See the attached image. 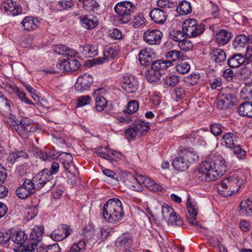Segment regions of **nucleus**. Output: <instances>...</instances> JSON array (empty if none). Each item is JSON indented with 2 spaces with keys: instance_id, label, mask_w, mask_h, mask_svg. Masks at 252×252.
<instances>
[{
  "instance_id": "nucleus-9",
  "label": "nucleus",
  "mask_w": 252,
  "mask_h": 252,
  "mask_svg": "<svg viewBox=\"0 0 252 252\" xmlns=\"http://www.w3.org/2000/svg\"><path fill=\"white\" fill-rule=\"evenodd\" d=\"M162 215L168 225L181 226L183 224V221L181 217L176 215L174 209L167 204L162 206Z\"/></svg>"
},
{
  "instance_id": "nucleus-60",
  "label": "nucleus",
  "mask_w": 252,
  "mask_h": 252,
  "mask_svg": "<svg viewBox=\"0 0 252 252\" xmlns=\"http://www.w3.org/2000/svg\"><path fill=\"white\" fill-rule=\"evenodd\" d=\"M178 46L182 50L187 51L192 48V44L189 40L185 38L178 43Z\"/></svg>"
},
{
  "instance_id": "nucleus-49",
  "label": "nucleus",
  "mask_w": 252,
  "mask_h": 252,
  "mask_svg": "<svg viewBox=\"0 0 252 252\" xmlns=\"http://www.w3.org/2000/svg\"><path fill=\"white\" fill-rule=\"evenodd\" d=\"M139 106V103L137 101L131 100L127 103V108L124 112L128 114H133L138 110Z\"/></svg>"
},
{
  "instance_id": "nucleus-58",
  "label": "nucleus",
  "mask_w": 252,
  "mask_h": 252,
  "mask_svg": "<svg viewBox=\"0 0 252 252\" xmlns=\"http://www.w3.org/2000/svg\"><path fill=\"white\" fill-rule=\"evenodd\" d=\"M97 232V237L101 241H104L108 237L110 231L108 229H104L103 228H99L97 230H96Z\"/></svg>"
},
{
  "instance_id": "nucleus-63",
  "label": "nucleus",
  "mask_w": 252,
  "mask_h": 252,
  "mask_svg": "<svg viewBox=\"0 0 252 252\" xmlns=\"http://www.w3.org/2000/svg\"><path fill=\"white\" fill-rule=\"evenodd\" d=\"M133 20V26L135 28L139 27L145 23V18L142 14L135 16Z\"/></svg>"
},
{
  "instance_id": "nucleus-61",
  "label": "nucleus",
  "mask_w": 252,
  "mask_h": 252,
  "mask_svg": "<svg viewBox=\"0 0 252 252\" xmlns=\"http://www.w3.org/2000/svg\"><path fill=\"white\" fill-rule=\"evenodd\" d=\"M5 123L7 124V127L11 128L12 130H15L17 132L18 126V123L16 122L13 118L9 117L4 120Z\"/></svg>"
},
{
  "instance_id": "nucleus-45",
  "label": "nucleus",
  "mask_w": 252,
  "mask_h": 252,
  "mask_svg": "<svg viewBox=\"0 0 252 252\" xmlns=\"http://www.w3.org/2000/svg\"><path fill=\"white\" fill-rule=\"evenodd\" d=\"M170 36L173 40L179 43L188 37L184 31L178 30L173 31L170 33Z\"/></svg>"
},
{
  "instance_id": "nucleus-27",
  "label": "nucleus",
  "mask_w": 252,
  "mask_h": 252,
  "mask_svg": "<svg viewBox=\"0 0 252 252\" xmlns=\"http://www.w3.org/2000/svg\"><path fill=\"white\" fill-rule=\"evenodd\" d=\"M138 56L139 62L142 65H149L153 62L152 55L148 51L147 49H142L139 52Z\"/></svg>"
},
{
  "instance_id": "nucleus-5",
  "label": "nucleus",
  "mask_w": 252,
  "mask_h": 252,
  "mask_svg": "<svg viewBox=\"0 0 252 252\" xmlns=\"http://www.w3.org/2000/svg\"><path fill=\"white\" fill-rule=\"evenodd\" d=\"M36 189H39L45 186L47 189H52L56 183V180L53 175L49 173L48 169H44L32 178Z\"/></svg>"
},
{
  "instance_id": "nucleus-8",
  "label": "nucleus",
  "mask_w": 252,
  "mask_h": 252,
  "mask_svg": "<svg viewBox=\"0 0 252 252\" xmlns=\"http://www.w3.org/2000/svg\"><path fill=\"white\" fill-rule=\"evenodd\" d=\"M39 128L40 126L38 124L34 123L30 119L23 118L18 124L17 132L20 136L25 138L27 137L29 133H34Z\"/></svg>"
},
{
  "instance_id": "nucleus-2",
  "label": "nucleus",
  "mask_w": 252,
  "mask_h": 252,
  "mask_svg": "<svg viewBox=\"0 0 252 252\" xmlns=\"http://www.w3.org/2000/svg\"><path fill=\"white\" fill-rule=\"evenodd\" d=\"M204 167L209 169L216 179L222 176L227 170V165L223 157L219 155H210L204 161Z\"/></svg>"
},
{
  "instance_id": "nucleus-56",
  "label": "nucleus",
  "mask_w": 252,
  "mask_h": 252,
  "mask_svg": "<svg viewBox=\"0 0 252 252\" xmlns=\"http://www.w3.org/2000/svg\"><path fill=\"white\" fill-rule=\"evenodd\" d=\"M177 71L181 74L188 73L190 70V65L187 62H181L176 66Z\"/></svg>"
},
{
  "instance_id": "nucleus-24",
  "label": "nucleus",
  "mask_w": 252,
  "mask_h": 252,
  "mask_svg": "<svg viewBox=\"0 0 252 252\" xmlns=\"http://www.w3.org/2000/svg\"><path fill=\"white\" fill-rule=\"evenodd\" d=\"M180 153L182 155L184 156V158H186V161H188L189 165L191 163L195 162L198 160V156L192 149L190 148H188L181 149Z\"/></svg>"
},
{
  "instance_id": "nucleus-25",
  "label": "nucleus",
  "mask_w": 252,
  "mask_h": 252,
  "mask_svg": "<svg viewBox=\"0 0 252 252\" xmlns=\"http://www.w3.org/2000/svg\"><path fill=\"white\" fill-rule=\"evenodd\" d=\"M187 208L191 217L190 219H188V220L190 223L193 224L198 214L197 204L195 202H191L189 197L187 203Z\"/></svg>"
},
{
  "instance_id": "nucleus-59",
  "label": "nucleus",
  "mask_w": 252,
  "mask_h": 252,
  "mask_svg": "<svg viewBox=\"0 0 252 252\" xmlns=\"http://www.w3.org/2000/svg\"><path fill=\"white\" fill-rule=\"evenodd\" d=\"M233 148L234 149V154L239 159H243L245 158L246 152L244 149L241 148L240 145H237Z\"/></svg>"
},
{
  "instance_id": "nucleus-6",
  "label": "nucleus",
  "mask_w": 252,
  "mask_h": 252,
  "mask_svg": "<svg viewBox=\"0 0 252 252\" xmlns=\"http://www.w3.org/2000/svg\"><path fill=\"white\" fill-rule=\"evenodd\" d=\"M44 230L43 226H35L31 233V244L28 246H21L14 249L15 252H32L35 247L42 239Z\"/></svg>"
},
{
  "instance_id": "nucleus-3",
  "label": "nucleus",
  "mask_w": 252,
  "mask_h": 252,
  "mask_svg": "<svg viewBox=\"0 0 252 252\" xmlns=\"http://www.w3.org/2000/svg\"><path fill=\"white\" fill-rule=\"evenodd\" d=\"M243 184V180L242 178L233 175L223 180L218 187V190L222 195L230 196L237 192Z\"/></svg>"
},
{
  "instance_id": "nucleus-19",
  "label": "nucleus",
  "mask_w": 252,
  "mask_h": 252,
  "mask_svg": "<svg viewBox=\"0 0 252 252\" xmlns=\"http://www.w3.org/2000/svg\"><path fill=\"white\" fill-rule=\"evenodd\" d=\"M1 6L5 12H9V14L12 16L18 15L22 13V7L12 0L3 1Z\"/></svg>"
},
{
  "instance_id": "nucleus-29",
  "label": "nucleus",
  "mask_w": 252,
  "mask_h": 252,
  "mask_svg": "<svg viewBox=\"0 0 252 252\" xmlns=\"http://www.w3.org/2000/svg\"><path fill=\"white\" fill-rule=\"evenodd\" d=\"M239 212L243 216H252V200L247 199L241 201Z\"/></svg>"
},
{
  "instance_id": "nucleus-28",
  "label": "nucleus",
  "mask_w": 252,
  "mask_h": 252,
  "mask_svg": "<svg viewBox=\"0 0 252 252\" xmlns=\"http://www.w3.org/2000/svg\"><path fill=\"white\" fill-rule=\"evenodd\" d=\"M238 112L242 116L252 118V101H246L238 107Z\"/></svg>"
},
{
  "instance_id": "nucleus-34",
  "label": "nucleus",
  "mask_w": 252,
  "mask_h": 252,
  "mask_svg": "<svg viewBox=\"0 0 252 252\" xmlns=\"http://www.w3.org/2000/svg\"><path fill=\"white\" fill-rule=\"evenodd\" d=\"M231 38V34L225 30H220L216 34V39L217 42L221 45L226 44Z\"/></svg>"
},
{
  "instance_id": "nucleus-57",
  "label": "nucleus",
  "mask_w": 252,
  "mask_h": 252,
  "mask_svg": "<svg viewBox=\"0 0 252 252\" xmlns=\"http://www.w3.org/2000/svg\"><path fill=\"white\" fill-rule=\"evenodd\" d=\"M86 245L85 241L80 240L78 243L73 244L67 252H79Z\"/></svg>"
},
{
  "instance_id": "nucleus-33",
  "label": "nucleus",
  "mask_w": 252,
  "mask_h": 252,
  "mask_svg": "<svg viewBox=\"0 0 252 252\" xmlns=\"http://www.w3.org/2000/svg\"><path fill=\"white\" fill-rule=\"evenodd\" d=\"M11 238L15 244L19 245V246L18 247H20L21 246H24L23 244L25 242V241L27 240L28 236L24 231L20 230L15 231L13 235L11 236Z\"/></svg>"
},
{
  "instance_id": "nucleus-52",
  "label": "nucleus",
  "mask_w": 252,
  "mask_h": 252,
  "mask_svg": "<svg viewBox=\"0 0 252 252\" xmlns=\"http://www.w3.org/2000/svg\"><path fill=\"white\" fill-rule=\"evenodd\" d=\"M247 36L245 34H239L237 35L234 40V45L235 47L239 46L243 47L247 44Z\"/></svg>"
},
{
  "instance_id": "nucleus-46",
  "label": "nucleus",
  "mask_w": 252,
  "mask_h": 252,
  "mask_svg": "<svg viewBox=\"0 0 252 252\" xmlns=\"http://www.w3.org/2000/svg\"><path fill=\"white\" fill-rule=\"evenodd\" d=\"M0 110L8 112L10 110V102L0 91Z\"/></svg>"
},
{
  "instance_id": "nucleus-16",
  "label": "nucleus",
  "mask_w": 252,
  "mask_h": 252,
  "mask_svg": "<svg viewBox=\"0 0 252 252\" xmlns=\"http://www.w3.org/2000/svg\"><path fill=\"white\" fill-rule=\"evenodd\" d=\"M162 33L158 30H148L143 35L144 41L150 45H156L160 43Z\"/></svg>"
},
{
  "instance_id": "nucleus-22",
  "label": "nucleus",
  "mask_w": 252,
  "mask_h": 252,
  "mask_svg": "<svg viewBox=\"0 0 252 252\" xmlns=\"http://www.w3.org/2000/svg\"><path fill=\"white\" fill-rule=\"evenodd\" d=\"M237 136L233 132H226L222 136L220 143L222 146L227 148H233L237 145L235 142L237 141Z\"/></svg>"
},
{
  "instance_id": "nucleus-43",
  "label": "nucleus",
  "mask_w": 252,
  "mask_h": 252,
  "mask_svg": "<svg viewBox=\"0 0 252 252\" xmlns=\"http://www.w3.org/2000/svg\"><path fill=\"white\" fill-rule=\"evenodd\" d=\"M177 11L180 15H186L191 12L192 9L190 3L186 1H182L176 8Z\"/></svg>"
},
{
  "instance_id": "nucleus-1",
  "label": "nucleus",
  "mask_w": 252,
  "mask_h": 252,
  "mask_svg": "<svg viewBox=\"0 0 252 252\" xmlns=\"http://www.w3.org/2000/svg\"><path fill=\"white\" fill-rule=\"evenodd\" d=\"M124 216L123 204L118 198H111L103 205V217L106 221L117 223L122 220Z\"/></svg>"
},
{
  "instance_id": "nucleus-32",
  "label": "nucleus",
  "mask_w": 252,
  "mask_h": 252,
  "mask_svg": "<svg viewBox=\"0 0 252 252\" xmlns=\"http://www.w3.org/2000/svg\"><path fill=\"white\" fill-rule=\"evenodd\" d=\"M151 68L154 70L161 72L166 69L169 66L172 65L173 63L170 62H166L165 60H159L151 63Z\"/></svg>"
},
{
  "instance_id": "nucleus-41",
  "label": "nucleus",
  "mask_w": 252,
  "mask_h": 252,
  "mask_svg": "<svg viewBox=\"0 0 252 252\" xmlns=\"http://www.w3.org/2000/svg\"><path fill=\"white\" fill-rule=\"evenodd\" d=\"M80 48L82 49V53L87 57L92 58L97 55V51L95 46L86 44L85 46H80Z\"/></svg>"
},
{
  "instance_id": "nucleus-53",
  "label": "nucleus",
  "mask_w": 252,
  "mask_h": 252,
  "mask_svg": "<svg viewBox=\"0 0 252 252\" xmlns=\"http://www.w3.org/2000/svg\"><path fill=\"white\" fill-rule=\"evenodd\" d=\"M11 238V232L9 230H0V244H6Z\"/></svg>"
},
{
  "instance_id": "nucleus-42",
  "label": "nucleus",
  "mask_w": 252,
  "mask_h": 252,
  "mask_svg": "<svg viewBox=\"0 0 252 252\" xmlns=\"http://www.w3.org/2000/svg\"><path fill=\"white\" fill-rule=\"evenodd\" d=\"M141 179L142 180L141 181L143 186L146 188L154 191L161 190V187L152 179L149 178H144Z\"/></svg>"
},
{
  "instance_id": "nucleus-18",
  "label": "nucleus",
  "mask_w": 252,
  "mask_h": 252,
  "mask_svg": "<svg viewBox=\"0 0 252 252\" xmlns=\"http://www.w3.org/2000/svg\"><path fill=\"white\" fill-rule=\"evenodd\" d=\"M166 9L154 8L150 12L151 19L156 23L162 24L166 21L167 17Z\"/></svg>"
},
{
  "instance_id": "nucleus-15",
  "label": "nucleus",
  "mask_w": 252,
  "mask_h": 252,
  "mask_svg": "<svg viewBox=\"0 0 252 252\" xmlns=\"http://www.w3.org/2000/svg\"><path fill=\"white\" fill-rule=\"evenodd\" d=\"M122 87L127 93L134 94L138 89L139 82L133 76H124L122 81Z\"/></svg>"
},
{
  "instance_id": "nucleus-30",
  "label": "nucleus",
  "mask_w": 252,
  "mask_h": 252,
  "mask_svg": "<svg viewBox=\"0 0 252 252\" xmlns=\"http://www.w3.org/2000/svg\"><path fill=\"white\" fill-rule=\"evenodd\" d=\"M81 66L78 60L70 58H66L64 70V72L74 71L77 70Z\"/></svg>"
},
{
  "instance_id": "nucleus-14",
  "label": "nucleus",
  "mask_w": 252,
  "mask_h": 252,
  "mask_svg": "<svg viewBox=\"0 0 252 252\" xmlns=\"http://www.w3.org/2000/svg\"><path fill=\"white\" fill-rule=\"evenodd\" d=\"M96 153L98 156L108 160L111 163L118 161L123 156L121 153L110 150L107 147L99 148Z\"/></svg>"
},
{
  "instance_id": "nucleus-51",
  "label": "nucleus",
  "mask_w": 252,
  "mask_h": 252,
  "mask_svg": "<svg viewBox=\"0 0 252 252\" xmlns=\"http://www.w3.org/2000/svg\"><path fill=\"white\" fill-rule=\"evenodd\" d=\"M210 129L212 133L217 136L223 132L225 127L219 123H215L211 125Z\"/></svg>"
},
{
  "instance_id": "nucleus-10",
  "label": "nucleus",
  "mask_w": 252,
  "mask_h": 252,
  "mask_svg": "<svg viewBox=\"0 0 252 252\" xmlns=\"http://www.w3.org/2000/svg\"><path fill=\"white\" fill-rule=\"evenodd\" d=\"M36 189L34 181L30 179H26L23 184L16 190L17 196L21 199H26L30 195L33 194Z\"/></svg>"
},
{
  "instance_id": "nucleus-13",
  "label": "nucleus",
  "mask_w": 252,
  "mask_h": 252,
  "mask_svg": "<svg viewBox=\"0 0 252 252\" xmlns=\"http://www.w3.org/2000/svg\"><path fill=\"white\" fill-rule=\"evenodd\" d=\"M72 233L70 226L65 224L59 225L50 234V237L55 241H62L67 238Z\"/></svg>"
},
{
  "instance_id": "nucleus-64",
  "label": "nucleus",
  "mask_w": 252,
  "mask_h": 252,
  "mask_svg": "<svg viewBox=\"0 0 252 252\" xmlns=\"http://www.w3.org/2000/svg\"><path fill=\"white\" fill-rule=\"evenodd\" d=\"M34 155L43 160H47V152H45L38 148H35L33 151Z\"/></svg>"
},
{
  "instance_id": "nucleus-12",
  "label": "nucleus",
  "mask_w": 252,
  "mask_h": 252,
  "mask_svg": "<svg viewBox=\"0 0 252 252\" xmlns=\"http://www.w3.org/2000/svg\"><path fill=\"white\" fill-rule=\"evenodd\" d=\"M94 82L93 77L89 74L85 73L79 76L74 86L75 91L79 93L90 90Z\"/></svg>"
},
{
  "instance_id": "nucleus-62",
  "label": "nucleus",
  "mask_w": 252,
  "mask_h": 252,
  "mask_svg": "<svg viewBox=\"0 0 252 252\" xmlns=\"http://www.w3.org/2000/svg\"><path fill=\"white\" fill-rule=\"evenodd\" d=\"M157 5L158 7L163 8H170L174 7V3L170 2L169 0H158L157 1Z\"/></svg>"
},
{
  "instance_id": "nucleus-23",
  "label": "nucleus",
  "mask_w": 252,
  "mask_h": 252,
  "mask_svg": "<svg viewBox=\"0 0 252 252\" xmlns=\"http://www.w3.org/2000/svg\"><path fill=\"white\" fill-rule=\"evenodd\" d=\"M245 61V56L240 53L233 54L227 60V64L231 68H237L242 65Z\"/></svg>"
},
{
  "instance_id": "nucleus-38",
  "label": "nucleus",
  "mask_w": 252,
  "mask_h": 252,
  "mask_svg": "<svg viewBox=\"0 0 252 252\" xmlns=\"http://www.w3.org/2000/svg\"><path fill=\"white\" fill-rule=\"evenodd\" d=\"M7 87H9L12 91L13 93H14L22 101L26 104L34 105V103L29 100L27 98L25 94L22 92L18 87L12 85H9Z\"/></svg>"
},
{
  "instance_id": "nucleus-54",
  "label": "nucleus",
  "mask_w": 252,
  "mask_h": 252,
  "mask_svg": "<svg viewBox=\"0 0 252 252\" xmlns=\"http://www.w3.org/2000/svg\"><path fill=\"white\" fill-rule=\"evenodd\" d=\"M66 160L63 162V167L65 171L71 173L72 166V157L71 155L66 153Z\"/></svg>"
},
{
  "instance_id": "nucleus-11",
  "label": "nucleus",
  "mask_w": 252,
  "mask_h": 252,
  "mask_svg": "<svg viewBox=\"0 0 252 252\" xmlns=\"http://www.w3.org/2000/svg\"><path fill=\"white\" fill-rule=\"evenodd\" d=\"M149 129V125L141 121L131 125L125 130L126 135L128 139H133L136 136H141L145 134Z\"/></svg>"
},
{
  "instance_id": "nucleus-21",
  "label": "nucleus",
  "mask_w": 252,
  "mask_h": 252,
  "mask_svg": "<svg viewBox=\"0 0 252 252\" xmlns=\"http://www.w3.org/2000/svg\"><path fill=\"white\" fill-rule=\"evenodd\" d=\"M172 164L175 170L181 172L187 170L190 166L181 153L173 159Z\"/></svg>"
},
{
  "instance_id": "nucleus-7",
  "label": "nucleus",
  "mask_w": 252,
  "mask_h": 252,
  "mask_svg": "<svg viewBox=\"0 0 252 252\" xmlns=\"http://www.w3.org/2000/svg\"><path fill=\"white\" fill-rule=\"evenodd\" d=\"M205 25L198 24L194 19L186 20L182 24V30L189 37H196L202 34L205 30Z\"/></svg>"
},
{
  "instance_id": "nucleus-31",
  "label": "nucleus",
  "mask_w": 252,
  "mask_h": 252,
  "mask_svg": "<svg viewBox=\"0 0 252 252\" xmlns=\"http://www.w3.org/2000/svg\"><path fill=\"white\" fill-rule=\"evenodd\" d=\"M39 23V20L37 18H34L32 17L25 18L22 22L25 30L28 31L36 29Z\"/></svg>"
},
{
  "instance_id": "nucleus-37",
  "label": "nucleus",
  "mask_w": 252,
  "mask_h": 252,
  "mask_svg": "<svg viewBox=\"0 0 252 252\" xmlns=\"http://www.w3.org/2000/svg\"><path fill=\"white\" fill-rule=\"evenodd\" d=\"M132 243V239L129 235L123 234L117 239L116 244L117 247L129 248Z\"/></svg>"
},
{
  "instance_id": "nucleus-40",
  "label": "nucleus",
  "mask_w": 252,
  "mask_h": 252,
  "mask_svg": "<svg viewBox=\"0 0 252 252\" xmlns=\"http://www.w3.org/2000/svg\"><path fill=\"white\" fill-rule=\"evenodd\" d=\"M80 22L82 25L87 29L90 30L94 28L97 25V22L91 16H84L80 17Z\"/></svg>"
},
{
  "instance_id": "nucleus-26",
  "label": "nucleus",
  "mask_w": 252,
  "mask_h": 252,
  "mask_svg": "<svg viewBox=\"0 0 252 252\" xmlns=\"http://www.w3.org/2000/svg\"><path fill=\"white\" fill-rule=\"evenodd\" d=\"M119 51L116 47H109L106 51L104 53V57L102 59L101 58H97L93 60V61L96 64H101L104 62L107 59L106 57L108 56L111 58H114L118 54Z\"/></svg>"
},
{
  "instance_id": "nucleus-47",
  "label": "nucleus",
  "mask_w": 252,
  "mask_h": 252,
  "mask_svg": "<svg viewBox=\"0 0 252 252\" xmlns=\"http://www.w3.org/2000/svg\"><path fill=\"white\" fill-rule=\"evenodd\" d=\"M240 96L244 100L252 98V85H246L240 92Z\"/></svg>"
},
{
  "instance_id": "nucleus-44",
  "label": "nucleus",
  "mask_w": 252,
  "mask_h": 252,
  "mask_svg": "<svg viewBox=\"0 0 252 252\" xmlns=\"http://www.w3.org/2000/svg\"><path fill=\"white\" fill-rule=\"evenodd\" d=\"M179 76L173 74L168 75L163 79L164 84L166 85V88L174 87L179 83Z\"/></svg>"
},
{
  "instance_id": "nucleus-48",
  "label": "nucleus",
  "mask_w": 252,
  "mask_h": 252,
  "mask_svg": "<svg viewBox=\"0 0 252 252\" xmlns=\"http://www.w3.org/2000/svg\"><path fill=\"white\" fill-rule=\"evenodd\" d=\"M107 101L102 95L97 96L95 98V108L99 112L103 110L106 106Z\"/></svg>"
},
{
  "instance_id": "nucleus-50",
  "label": "nucleus",
  "mask_w": 252,
  "mask_h": 252,
  "mask_svg": "<svg viewBox=\"0 0 252 252\" xmlns=\"http://www.w3.org/2000/svg\"><path fill=\"white\" fill-rule=\"evenodd\" d=\"M83 7L88 11H94V8H97L98 3L94 0H83Z\"/></svg>"
},
{
  "instance_id": "nucleus-4",
  "label": "nucleus",
  "mask_w": 252,
  "mask_h": 252,
  "mask_svg": "<svg viewBox=\"0 0 252 252\" xmlns=\"http://www.w3.org/2000/svg\"><path fill=\"white\" fill-rule=\"evenodd\" d=\"M135 8L134 4L129 1H124L117 3L114 7V10L117 14L119 23L123 24L129 22L131 19V13Z\"/></svg>"
},
{
  "instance_id": "nucleus-17",
  "label": "nucleus",
  "mask_w": 252,
  "mask_h": 252,
  "mask_svg": "<svg viewBox=\"0 0 252 252\" xmlns=\"http://www.w3.org/2000/svg\"><path fill=\"white\" fill-rule=\"evenodd\" d=\"M195 178L200 181L211 182L216 179L215 175H214L209 169L204 167V161L202 162L201 166L194 172Z\"/></svg>"
},
{
  "instance_id": "nucleus-35",
  "label": "nucleus",
  "mask_w": 252,
  "mask_h": 252,
  "mask_svg": "<svg viewBox=\"0 0 252 252\" xmlns=\"http://www.w3.org/2000/svg\"><path fill=\"white\" fill-rule=\"evenodd\" d=\"M165 56L166 59L165 61L172 63L173 62L182 60L184 57V53L180 51L172 50L166 52Z\"/></svg>"
},
{
  "instance_id": "nucleus-36",
  "label": "nucleus",
  "mask_w": 252,
  "mask_h": 252,
  "mask_svg": "<svg viewBox=\"0 0 252 252\" xmlns=\"http://www.w3.org/2000/svg\"><path fill=\"white\" fill-rule=\"evenodd\" d=\"M220 95L225 101H227L228 98L231 100H237V92L234 88L226 87L221 90Z\"/></svg>"
},
{
  "instance_id": "nucleus-55",
  "label": "nucleus",
  "mask_w": 252,
  "mask_h": 252,
  "mask_svg": "<svg viewBox=\"0 0 252 252\" xmlns=\"http://www.w3.org/2000/svg\"><path fill=\"white\" fill-rule=\"evenodd\" d=\"M77 107H83L90 104L91 98L88 95L80 96L77 98Z\"/></svg>"
},
{
  "instance_id": "nucleus-39",
  "label": "nucleus",
  "mask_w": 252,
  "mask_h": 252,
  "mask_svg": "<svg viewBox=\"0 0 252 252\" xmlns=\"http://www.w3.org/2000/svg\"><path fill=\"white\" fill-rule=\"evenodd\" d=\"M162 75V72L156 71L152 68L147 70L146 72V77L150 82L158 83L160 81Z\"/></svg>"
},
{
  "instance_id": "nucleus-20",
  "label": "nucleus",
  "mask_w": 252,
  "mask_h": 252,
  "mask_svg": "<svg viewBox=\"0 0 252 252\" xmlns=\"http://www.w3.org/2000/svg\"><path fill=\"white\" fill-rule=\"evenodd\" d=\"M209 55L211 60L220 65L225 62L226 59L225 52L219 48H211L209 51Z\"/></svg>"
}]
</instances>
